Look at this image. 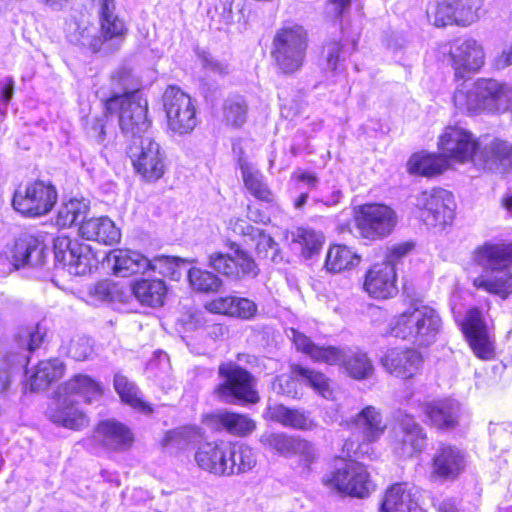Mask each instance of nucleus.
Segmentation results:
<instances>
[{"label": "nucleus", "mask_w": 512, "mask_h": 512, "mask_svg": "<svg viewBox=\"0 0 512 512\" xmlns=\"http://www.w3.org/2000/svg\"><path fill=\"white\" fill-rule=\"evenodd\" d=\"M112 85L115 91L106 100L105 109L109 113H119V125L122 132L138 140L149 127L147 118V102L142 101L139 95V81L130 70L120 69L113 74Z\"/></svg>", "instance_id": "obj_1"}, {"label": "nucleus", "mask_w": 512, "mask_h": 512, "mask_svg": "<svg viewBox=\"0 0 512 512\" xmlns=\"http://www.w3.org/2000/svg\"><path fill=\"white\" fill-rule=\"evenodd\" d=\"M474 260L484 271L473 285L506 298L512 286V245L485 244L475 251Z\"/></svg>", "instance_id": "obj_2"}, {"label": "nucleus", "mask_w": 512, "mask_h": 512, "mask_svg": "<svg viewBox=\"0 0 512 512\" xmlns=\"http://www.w3.org/2000/svg\"><path fill=\"white\" fill-rule=\"evenodd\" d=\"M511 98L512 89L507 84L492 78H479L470 87L457 89L453 101L461 111H499L508 109Z\"/></svg>", "instance_id": "obj_3"}, {"label": "nucleus", "mask_w": 512, "mask_h": 512, "mask_svg": "<svg viewBox=\"0 0 512 512\" xmlns=\"http://www.w3.org/2000/svg\"><path fill=\"white\" fill-rule=\"evenodd\" d=\"M307 46V33L302 26L293 25L278 30L271 51L276 67L284 74L297 72L303 65Z\"/></svg>", "instance_id": "obj_4"}, {"label": "nucleus", "mask_w": 512, "mask_h": 512, "mask_svg": "<svg viewBox=\"0 0 512 512\" xmlns=\"http://www.w3.org/2000/svg\"><path fill=\"white\" fill-rule=\"evenodd\" d=\"M221 382L214 389L217 398L227 404H256L260 397L255 389L253 376L234 363L219 366Z\"/></svg>", "instance_id": "obj_5"}, {"label": "nucleus", "mask_w": 512, "mask_h": 512, "mask_svg": "<svg viewBox=\"0 0 512 512\" xmlns=\"http://www.w3.org/2000/svg\"><path fill=\"white\" fill-rule=\"evenodd\" d=\"M167 127L175 135L190 134L198 124L195 101L175 86H169L163 95Z\"/></svg>", "instance_id": "obj_6"}, {"label": "nucleus", "mask_w": 512, "mask_h": 512, "mask_svg": "<svg viewBox=\"0 0 512 512\" xmlns=\"http://www.w3.org/2000/svg\"><path fill=\"white\" fill-rule=\"evenodd\" d=\"M427 436L424 428L414 417L402 410L395 412L390 429V441L393 452L400 458H411L422 452Z\"/></svg>", "instance_id": "obj_7"}, {"label": "nucleus", "mask_w": 512, "mask_h": 512, "mask_svg": "<svg viewBox=\"0 0 512 512\" xmlns=\"http://www.w3.org/2000/svg\"><path fill=\"white\" fill-rule=\"evenodd\" d=\"M322 481L329 489L359 498L366 497L373 489L366 468L355 461L341 462Z\"/></svg>", "instance_id": "obj_8"}, {"label": "nucleus", "mask_w": 512, "mask_h": 512, "mask_svg": "<svg viewBox=\"0 0 512 512\" xmlns=\"http://www.w3.org/2000/svg\"><path fill=\"white\" fill-rule=\"evenodd\" d=\"M416 206L421 210V219L429 227L444 228L454 219L456 204L448 190L433 188L423 191L416 198Z\"/></svg>", "instance_id": "obj_9"}, {"label": "nucleus", "mask_w": 512, "mask_h": 512, "mask_svg": "<svg viewBox=\"0 0 512 512\" xmlns=\"http://www.w3.org/2000/svg\"><path fill=\"white\" fill-rule=\"evenodd\" d=\"M454 70L456 78L477 73L485 64V50L481 42L474 38L456 39L449 43L443 52Z\"/></svg>", "instance_id": "obj_10"}, {"label": "nucleus", "mask_w": 512, "mask_h": 512, "mask_svg": "<svg viewBox=\"0 0 512 512\" xmlns=\"http://www.w3.org/2000/svg\"><path fill=\"white\" fill-rule=\"evenodd\" d=\"M397 221L396 212L391 207L379 203L360 206L356 216V225L360 234L370 240H378L390 235Z\"/></svg>", "instance_id": "obj_11"}, {"label": "nucleus", "mask_w": 512, "mask_h": 512, "mask_svg": "<svg viewBox=\"0 0 512 512\" xmlns=\"http://www.w3.org/2000/svg\"><path fill=\"white\" fill-rule=\"evenodd\" d=\"M130 157L135 170L146 181H157L165 173L164 152L150 136L133 140Z\"/></svg>", "instance_id": "obj_12"}, {"label": "nucleus", "mask_w": 512, "mask_h": 512, "mask_svg": "<svg viewBox=\"0 0 512 512\" xmlns=\"http://www.w3.org/2000/svg\"><path fill=\"white\" fill-rule=\"evenodd\" d=\"M260 442L285 457L296 456L298 465L305 471H309L319 457L316 445L300 436L265 433L261 436Z\"/></svg>", "instance_id": "obj_13"}, {"label": "nucleus", "mask_w": 512, "mask_h": 512, "mask_svg": "<svg viewBox=\"0 0 512 512\" xmlns=\"http://www.w3.org/2000/svg\"><path fill=\"white\" fill-rule=\"evenodd\" d=\"M56 201L55 187L43 181H36L23 191H16L12 204L14 209L24 216L39 217L49 213Z\"/></svg>", "instance_id": "obj_14"}, {"label": "nucleus", "mask_w": 512, "mask_h": 512, "mask_svg": "<svg viewBox=\"0 0 512 512\" xmlns=\"http://www.w3.org/2000/svg\"><path fill=\"white\" fill-rule=\"evenodd\" d=\"M439 149L449 166L452 163L473 162L479 154L478 142L474 135L458 126H449L440 136Z\"/></svg>", "instance_id": "obj_15"}, {"label": "nucleus", "mask_w": 512, "mask_h": 512, "mask_svg": "<svg viewBox=\"0 0 512 512\" xmlns=\"http://www.w3.org/2000/svg\"><path fill=\"white\" fill-rule=\"evenodd\" d=\"M233 252L224 254L215 252L209 255L208 264L215 271L234 279L255 277L258 268L254 259L238 245H231Z\"/></svg>", "instance_id": "obj_16"}, {"label": "nucleus", "mask_w": 512, "mask_h": 512, "mask_svg": "<svg viewBox=\"0 0 512 512\" xmlns=\"http://www.w3.org/2000/svg\"><path fill=\"white\" fill-rule=\"evenodd\" d=\"M466 465V455L461 449L450 444H440L431 460V477L454 481L465 471Z\"/></svg>", "instance_id": "obj_17"}, {"label": "nucleus", "mask_w": 512, "mask_h": 512, "mask_svg": "<svg viewBox=\"0 0 512 512\" xmlns=\"http://www.w3.org/2000/svg\"><path fill=\"white\" fill-rule=\"evenodd\" d=\"M461 326L474 354L483 360L492 359L495 352L494 343L481 312L477 308L470 309Z\"/></svg>", "instance_id": "obj_18"}, {"label": "nucleus", "mask_w": 512, "mask_h": 512, "mask_svg": "<svg viewBox=\"0 0 512 512\" xmlns=\"http://www.w3.org/2000/svg\"><path fill=\"white\" fill-rule=\"evenodd\" d=\"M228 442L208 441L200 443L194 453V462L201 470L215 476H231L232 467L227 465Z\"/></svg>", "instance_id": "obj_19"}, {"label": "nucleus", "mask_w": 512, "mask_h": 512, "mask_svg": "<svg viewBox=\"0 0 512 512\" xmlns=\"http://www.w3.org/2000/svg\"><path fill=\"white\" fill-rule=\"evenodd\" d=\"M421 354L412 348H391L381 358V364L391 375L402 379L415 377L421 367Z\"/></svg>", "instance_id": "obj_20"}, {"label": "nucleus", "mask_w": 512, "mask_h": 512, "mask_svg": "<svg viewBox=\"0 0 512 512\" xmlns=\"http://www.w3.org/2000/svg\"><path fill=\"white\" fill-rule=\"evenodd\" d=\"M363 288L371 297L388 299L397 294L396 269L393 263L374 264L366 273Z\"/></svg>", "instance_id": "obj_21"}, {"label": "nucleus", "mask_w": 512, "mask_h": 512, "mask_svg": "<svg viewBox=\"0 0 512 512\" xmlns=\"http://www.w3.org/2000/svg\"><path fill=\"white\" fill-rule=\"evenodd\" d=\"M107 263L113 274L119 277H129L134 274H144L155 270V264L143 254L129 249H115L107 255Z\"/></svg>", "instance_id": "obj_22"}, {"label": "nucleus", "mask_w": 512, "mask_h": 512, "mask_svg": "<svg viewBox=\"0 0 512 512\" xmlns=\"http://www.w3.org/2000/svg\"><path fill=\"white\" fill-rule=\"evenodd\" d=\"M47 416L56 425L71 430L88 426L89 418L76 405V400L61 394L47 410Z\"/></svg>", "instance_id": "obj_23"}, {"label": "nucleus", "mask_w": 512, "mask_h": 512, "mask_svg": "<svg viewBox=\"0 0 512 512\" xmlns=\"http://www.w3.org/2000/svg\"><path fill=\"white\" fill-rule=\"evenodd\" d=\"M46 247L37 237L23 234L16 239L7 258L15 269L21 266H39L44 263Z\"/></svg>", "instance_id": "obj_24"}, {"label": "nucleus", "mask_w": 512, "mask_h": 512, "mask_svg": "<svg viewBox=\"0 0 512 512\" xmlns=\"http://www.w3.org/2000/svg\"><path fill=\"white\" fill-rule=\"evenodd\" d=\"M474 165L499 173H512V145L498 139L491 141L479 150Z\"/></svg>", "instance_id": "obj_25"}, {"label": "nucleus", "mask_w": 512, "mask_h": 512, "mask_svg": "<svg viewBox=\"0 0 512 512\" xmlns=\"http://www.w3.org/2000/svg\"><path fill=\"white\" fill-rule=\"evenodd\" d=\"M296 349L309 356L313 361L328 365H341L345 359V349L335 346H318L309 337L294 328L288 330Z\"/></svg>", "instance_id": "obj_26"}, {"label": "nucleus", "mask_w": 512, "mask_h": 512, "mask_svg": "<svg viewBox=\"0 0 512 512\" xmlns=\"http://www.w3.org/2000/svg\"><path fill=\"white\" fill-rule=\"evenodd\" d=\"M94 438L103 446L115 451L130 448L134 441L130 429L113 419L101 421L94 431Z\"/></svg>", "instance_id": "obj_27"}, {"label": "nucleus", "mask_w": 512, "mask_h": 512, "mask_svg": "<svg viewBox=\"0 0 512 512\" xmlns=\"http://www.w3.org/2000/svg\"><path fill=\"white\" fill-rule=\"evenodd\" d=\"M231 226L236 234L243 236L246 244L255 246L260 257L274 260L277 244L270 235L265 234L261 229L242 219L231 222Z\"/></svg>", "instance_id": "obj_28"}, {"label": "nucleus", "mask_w": 512, "mask_h": 512, "mask_svg": "<svg viewBox=\"0 0 512 512\" xmlns=\"http://www.w3.org/2000/svg\"><path fill=\"white\" fill-rule=\"evenodd\" d=\"M265 417L282 424L285 427L311 431L317 427L316 421L308 412L300 409H290L282 404L269 405Z\"/></svg>", "instance_id": "obj_29"}, {"label": "nucleus", "mask_w": 512, "mask_h": 512, "mask_svg": "<svg viewBox=\"0 0 512 512\" xmlns=\"http://www.w3.org/2000/svg\"><path fill=\"white\" fill-rule=\"evenodd\" d=\"M80 234L87 240L97 241L105 245H113L120 241V229L108 217L91 218L82 222Z\"/></svg>", "instance_id": "obj_30"}, {"label": "nucleus", "mask_w": 512, "mask_h": 512, "mask_svg": "<svg viewBox=\"0 0 512 512\" xmlns=\"http://www.w3.org/2000/svg\"><path fill=\"white\" fill-rule=\"evenodd\" d=\"M97 7L101 38L104 41L120 38L126 33L124 21L115 13V0H92Z\"/></svg>", "instance_id": "obj_31"}, {"label": "nucleus", "mask_w": 512, "mask_h": 512, "mask_svg": "<svg viewBox=\"0 0 512 512\" xmlns=\"http://www.w3.org/2000/svg\"><path fill=\"white\" fill-rule=\"evenodd\" d=\"M425 305L410 306L404 312L394 317L390 323V334L396 338L414 342L417 330L423 319Z\"/></svg>", "instance_id": "obj_32"}, {"label": "nucleus", "mask_w": 512, "mask_h": 512, "mask_svg": "<svg viewBox=\"0 0 512 512\" xmlns=\"http://www.w3.org/2000/svg\"><path fill=\"white\" fill-rule=\"evenodd\" d=\"M66 35L72 44L92 52L100 51L103 45V39L96 34L93 24L83 18L70 20L67 23Z\"/></svg>", "instance_id": "obj_33"}, {"label": "nucleus", "mask_w": 512, "mask_h": 512, "mask_svg": "<svg viewBox=\"0 0 512 512\" xmlns=\"http://www.w3.org/2000/svg\"><path fill=\"white\" fill-rule=\"evenodd\" d=\"M380 512H421L406 483H396L387 489Z\"/></svg>", "instance_id": "obj_34"}, {"label": "nucleus", "mask_w": 512, "mask_h": 512, "mask_svg": "<svg viewBox=\"0 0 512 512\" xmlns=\"http://www.w3.org/2000/svg\"><path fill=\"white\" fill-rule=\"evenodd\" d=\"M459 404L454 400H439L427 403L424 413L430 424L438 429H452L457 425Z\"/></svg>", "instance_id": "obj_35"}, {"label": "nucleus", "mask_w": 512, "mask_h": 512, "mask_svg": "<svg viewBox=\"0 0 512 512\" xmlns=\"http://www.w3.org/2000/svg\"><path fill=\"white\" fill-rule=\"evenodd\" d=\"M58 394L70 398L79 396L86 403H91L102 395V389L100 384L91 377L79 374L63 383L58 389Z\"/></svg>", "instance_id": "obj_36"}, {"label": "nucleus", "mask_w": 512, "mask_h": 512, "mask_svg": "<svg viewBox=\"0 0 512 512\" xmlns=\"http://www.w3.org/2000/svg\"><path fill=\"white\" fill-rule=\"evenodd\" d=\"M213 423L234 436H246L256 429V422L248 415L220 411L211 416Z\"/></svg>", "instance_id": "obj_37"}, {"label": "nucleus", "mask_w": 512, "mask_h": 512, "mask_svg": "<svg viewBox=\"0 0 512 512\" xmlns=\"http://www.w3.org/2000/svg\"><path fill=\"white\" fill-rule=\"evenodd\" d=\"M132 294L143 305L159 307L164 303L167 288L160 279L135 281L131 285Z\"/></svg>", "instance_id": "obj_38"}, {"label": "nucleus", "mask_w": 512, "mask_h": 512, "mask_svg": "<svg viewBox=\"0 0 512 512\" xmlns=\"http://www.w3.org/2000/svg\"><path fill=\"white\" fill-rule=\"evenodd\" d=\"M355 425L367 442L377 441L386 430L382 415L374 406L363 408L355 417Z\"/></svg>", "instance_id": "obj_39"}, {"label": "nucleus", "mask_w": 512, "mask_h": 512, "mask_svg": "<svg viewBox=\"0 0 512 512\" xmlns=\"http://www.w3.org/2000/svg\"><path fill=\"white\" fill-rule=\"evenodd\" d=\"M449 164L440 154L418 153L411 156L407 163V169L411 174H419L426 177L435 176L447 170Z\"/></svg>", "instance_id": "obj_40"}, {"label": "nucleus", "mask_w": 512, "mask_h": 512, "mask_svg": "<svg viewBox=\"0 0 512 512\" xmlns=\"http://www.w3.org/2000/svg\"><path fill=\"white\" fill-rule=\"evenodd\" d=\"M64 370L65 366L59 359L40 361L30 379L31 389L34 391L45 389L52 382L61 378Z\"/></svg>", "instance_id": "obj_41"}, {"label": "nucleus", "mask_w": 512, "mask_h": 512, "mask_svg": "<svg viewBox=\"0 0 512 512\" xmlns=\"http://www.w3.org/2000/svg\"><path fill=\"white\" fill-rule=\"evenodd\" d=\"M292 375L302 384L311 387L316 393L323 398L332 397V389L329 379L321 372L310 368L303 367L299 364L291 366Z\"/></svg>", "instance_id": "obj_42"}, {"label": "nucleus", "mask_w": 512, "mask_h": 512, "mask_svg": "<svg viewBox=\"0 0 512 512\" xmlns=\"http://www.w3.org/2000/svg\"><path fill=\"white\" fill-rule=\"evenodd\" d=\"M288 235L292 243L299 245L300 253L305 258L317 254L324 243V236L309 227H297L291 230Z\"/></svg>", "instance_id": "obj_43"}, {"label": "nucleus", "mask_w": 512, "mask_h": 512, "mask_svg": "<svg viewBox=\"0 0 512 512\" xmlns=\"http://www.w3.org/2000/svg\"><path fill=\"white\" fill-rule=\"evenodd\" d=\"M242 178L247 190L257 199L271 203L274 195L264 182V177L259 170L255 169L251 164L242 162L240 164Z\"/></svg>", "instance_id": "obj_44"}, {"label": "nucleus", "mask_w": 512, "mask_h": 512, "mask_svg": "<svg viewBox=\"0 0 512 512\" xmlns=\"http://www.w3.org/2000/svg\"><path fill=\"white\" fill-rule=\"evenodd\" d=\"M422 312L423 319L413 343L418 346H429L436 341L442 329V321L436 310L429 306Z\"/></svg>", "instance_id": "obj_45"}, {"label": "nucleus", "mask_w": 512, "mask_h": 512, "mask_svg": "<svg viewBox=\"0 0 512 512\" xmlns=\"http://www.w3.org/2000/svg\"><path fill=\"white\" fill-rule=\"evenodd\" d=\"M345 372L356 380L369 378L374 371L373 364L366 353L359 350H346L341 364Z\"/></svg>", "instance_id": "obj_46"}, {"label": "nucleus", "mask_w": 512, "mask_h": 512, "mask_svg": "<svg viewBox=\"0 0 512 512\" xmlns=\"http://www.w3.org/2000/svg\"><path fill=\"white\" fill-rule=\"evenodd\" d=\"M68 271L74 275H85L89 273L96 263L95 255L91 247L85 243H75L74 250L67 256Z\"/></svg>", "instance_id": "obj_47"}, {"label": "nucleus", "mask_w": 512, "mask_h": 512, "mask_svg": "<svg viewBox=\"0 0 512 512\" xmlns=\"http://www.w3.org/2000/svg\"><path fill=\"white\" fill-rule=\"evenodd\" d=\"M360 257L347 246L336 245L328 250L325 267L328 271L338 273L358 265Z\"/></svg>", "instance_id": "obj_48"}, {"label": "nucleus", "mask_w": 512, "mask_h": 512, "mask_svg": "<svg viewBox=\"0 0 512 512\" xmlns=\"http://www.w3.org/2000/svg\"><path fill=\"white\" fill-rule=\"evenodd\" d=\"M248 105L244 97L233 95L228 97L222 106V119L232 128L241 127L247 120Z\"/></svg>", "instance_id": "obj_49"}, {"label": "nucleus", "mask_w": 512, "mask_h": 512, "mask_svg": "<svg viewBox=\"0 0 512 512\" xmlns=\"http://www.w3.org/2000/svg\"><path fill=\"white\" fill-rule=\"evenodd\" d=\"M114 387L122 402L141 412H151L149 405L141 399L136 385L130 382L127 377L116 374L114 377Z\"/></svg>", "instance_id": "obj_50"}, {"label": "nucleus", "mask_w": 512, "mask_h": 512, "mask_svg": "<svg viewBox=\"0 0 512 512\" xmlns=\"http://www.w3.org/2000/svg\"><path fill=\"white\" fill-rule=\"evenodd\" d=\"M190 287L199 293L218 292L222 286V280L214 273L193 267L187 274Z\"/></svg>", "instance_id": "obj_51"}, {"label": "nucleus", "mask_w": 512, "mask_h": 512, "mask_svg": "<svg viewBox=\"0 0 512 512\" xmlns=\"http://www.w3.org/2000/svg\"><path fill=\"white\" fill-rule=\"evenodd\" d=\"M88 208V204L85 200L70 199L59 209L56 224L60 227H70L78 222L82 223L84 222Z\"/></svg>", "instance_id": "obj_52"}, {"label": "nucleus", "mask_w": 512, "mask_h": 512, "mask_svg": "<svg viewBox=\"0 0 512 512\" xmlns=\"http://www.w3.org/2000/svg\"><path fill=\"white\" fill-rule=\"evenodd\" d=\"M450 3L455 25L469 26L479 19L480 3L478 0H455Z\"/></svg>", "instance_id": "obj_53"}, {"label": "nucleus", "mask_w": 512, "mask_h": 512, "mask_svg": "<svg viewBox=\"0 0 512 512\" xmlns=\"http://www.w3.org/2000/svg\"><path fill=\"white\" fill-rule=\"evenodd\" d=\"M46 333V328L38 323L20 328L16 340L20 347L33 352L42 345Z\"/></svg>", "instance_id": "obj_54"}, {"label": "nucleus", "mask_w": 512, "mask_h": 512, "mask_svg": "<svg viewBox=\"0 0 512 512\" xmlns=\"http://www.w3.org/2000/svg\"><path fill=\"white\" fill-rule=\"evenodd\" d=\"M198 431L194 427H181L168 431L161 441V445L165 448L185 449L191 442L195 440Z\"/></svg>", "instance_id": "obj_55"}, {"label": "nucleus", "mask_w": 512, "mask_h": 512, "mask_svg": "<svg viewBox=\"0 0 512 512\" xmlns=\"http://www.w3.org/2000/svg\"><path fill=\"white\" fill-rule=\"evenodd\" d=\"M449 1H439L430 5L427 9L428 20L436 27H444L454 24L453 12Z\"/></svg>", "instance_id": "obj_56"}, {"label": "nucleus", "mask_w": 512, "mask_h": 512, "mask_svg": "<svg viewBox=\"0 0 512 512\" xmlns=\"http://www.w3.org/2000/svg\"><path fill=\"white\" fill-rule=\"evenodd\" d=\"M90 339L84 336H75L70 340L67 353L77 361H84L92 354Z\"/></svg>", "instance_id": "obj_57"}, {"label": "nucleus", "mask_w": 512, "mask_h": 512, "mask_svg": "<svg viewBox=\"0 0 512 512\" xmlns=\"http://www.w3.org/2000/svg\"><path fill=\"white\" fill-rule=\"evenodd\" d=\"M92 297L101 302L113 301L118 295L116 284L109 280L96 283L90 291Z\"/></svg>", "instance_id": "obj_58"}, {"label": "nucleus", "mask_w": 512, "mask_h": 512, "mask_svg": "<svg viewBox=\"0 0 512 512\" xmlns=\"http://www.w3.org/2000/svg\"><path fill=\"white\" fill-rule=\"evenodd\" d=\"M106 118L107 116L104 113L102 115H88L85 118V127L88 134L99 142H102L105 138Z\"/></svg>", "instance_id": "obj_59"}, {"label": "nucleus", "mask_w": 512, "mask_h": 512, "mask_svg": "<svg viewBox=\"0 0 512 512\" xmlns=\"http://www.w3.org/2000/svg\"><path fill=\"white\" fill-rule=\"evenodd\" d=\"M235 301V296L218 297L207 302L205 304V309L211 313L231 316Z\"/></svg>", "instance_id": "obj_60"}, {"label": "nucleus", "mask_w": 512, "mask_h": 512, "mask_svg": "<svg viewBox=\"0 0 512 512\" xmlns=\"http://www.w3.org/2000/svg\"><path fill=\"white\" fill-rule=\"evenodd\" d=\"M77 240H71L68 236L60 235L54 240V250L56 258L63 264L68 262V255L74 250V244Z\"/></svg>", "instance_id": "obj_61"}, {"label": "nucleus", "mask_w": 512, "mask_h": 512, "mask_svg": "<svg viewBox=\"0 0 512 512\" xmlns=\"http://www.w3.org/2000/svg\"><path fill=\"white\" fill-rule=\"evenodd\" d=\"M233 306L234 307L231 316L234 317L250 319L257 312L256 304L247 298L236 297V301L234 302Z\"/></svg>", "instance_id": "obj_62"}, {"label": "nucleus", "mask_w": 512, "mask_h": 512, "mask_svg": "<svg viewBox=\"0 0 512 512\" xmlns=\"http://www.w3.org/2000/svg\"><path fill=\"white\" fill-rule=\"evenodd\" d=\"M342 51V45L339 42H329L325 48V68L329 71H336L340 59V53Z\"/></svg>", "instance_id": "obj_63"}, {"label": "nucleus", "mask_w": 512, "mask_h": 512, "mask_svg": "<svg viewBox=\"0 0 512 512\" xmlns=\"http://www.w3.org/2000/svg\"><path fill=\"white\" fill-rule=\"evenodd\" d=\"M234 0H218L215 5V11L218 14L220 21L225 24L235 22V15L233 12Z\"/></svg>", "instance_id": "obj_64"}]
</instances>
